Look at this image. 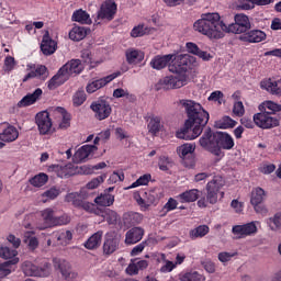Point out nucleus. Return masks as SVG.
Wrapping results in <instances>:
<instances>
[{
  "instance_id": "nucleus-1",
  "label": "nucleus",
  "mask_w": 281,
  "mask_h": 281,
  "mask_svg": "<svg viewBox=\"0 0 281 281\" xmlns=\"http://www.w3.org/2000/svg\"><path fill=\"white\" fill-rule=\"evenodd\" d=\"M234 21L227 25L221 20V14L216 12L204 13L201 19L193 23V30L213 41L223 38L225 34H245L251 30V21L245 13L235 14Z\"/></svg>"
},
{
  "instance_id": "nucleus-2",
  "label": "nucleus",
  "mask_w": 281,
  "mask_h": 281,
  "mask_svg": "<svg viewBox=\"0 0 281 281\" xmlns=\"http://www.w3.org/2000/svg\"><path fill=\"white\" fill-rule=\"evenodd\" d=\"M179 104L184 110V113H187V120L183 127L176 133V136L178 139H196L203 133L205 126H207L210 113L201 103L191 99H181Z\"/></svg>"
},
{
  "instance_id": "nucleus-3",
  "label": "nucleus",
  "mask_w": 281,
  "mask_h": 281,
  "mask_svg": "<svg viewBox=\"0 0 281 281\" xmlns=\"http://www.w3.org/2000/svg\"><path fill=\"white\" fill-rule=\"evenodd\" d=\"M201 148L211 153L217 159H223L225 157V151L220 150L217 147V132H212V128L207 127L203 135L199 139Z\"/></svg>"
},
{
  "instance_id": "nucleus-4",
  "label": "nucleus",
  "mask_w": 281,
  "mask_h": 281,
  "mask_svg": "<svg viewBox=\"0 0 281 281\" xmlns=\"http://www.w3.org/2000/svg\"><path fill=\"white\" fill-rule=\"evenodd\" d=\"M49 172H56L57 177L60 179H67L68 177H74L75 175H89L87 171V166L79 167L76 164L67 165H52L48 167Z\"/></svg>"
},
{
  "instance_id": "nucleus-5",
  "label": "nucleus",
  "mask_w": 281,
  "mask_h": 281,
  "mask_svg": "<svg viewBox=\"0 0 281 281\" xmlns=\"http://www.w3.org/2000/svg\"><path fill=\"white\" fill-rule=\"evenodd\" d=\"M188 85V76L186 74H179L172 76H167L158 81L156 85L157 89H181V87H186Z\"/></svg>"
},
{
  "instance_id": "nucleus-6",
  "label": "nucleus",
  "mask_w": 281,
  "mask_h": 281,
  "mask_svg": "<svg viewBox=\"0 0 281 281\" xmlns=\"http://www.w3.org/2000/svg\"><path fill=\"white\" fill-rule=\"evenodd\" d=\"M22 271L29 277L47 278V276L52 273V266H49L47 262L36 266L32 263V261H25L22 265Z\"/></svg>"
},
{
  "instance_id": "nucleus-7",
  "label": "nucleus",
  "mask_w": 281,
  "mask_h": 281,
  "mask_svg": "<svg viewBox=\"0 0 281 281\" xmlns=\"http://www.w3.org/2000/svg\"><path fill=\"white\" fill-rule=\"evenodd\" d=\"M27 74L22 79V82H27V80H32V78H37L38 80H47L49 78V72L47 71V67L45 65H35L27 64L26 65Z\"/></svg>"
},
{
  "instance_id": "nucleus-8",
  "label": "nucleus",
  "mask_w": 281,
  "mask_h": 281,
  "mask_svg": "<svg viewBox=\"0 0 281 281\" xmlns=\"http://www.w3.org/2000/svg\"><path fill=\"white\" fill-rule=\"evenodd\" d=\"M257 225H260V222L255 221L243 225H236L233 226L232 232L236 238H247V236H255V234H258Z\"/></svg>"
},
{
  "instance_id": "nucleus-9",
  "label": "nucleus",
  "mask_w": 281,
  "mask_h": 281,
  "mask_svg": "<svg viewBox=\"0 0 281 281\" xmlns=\"http://www.w3.org/2000/svg\"><path fill=\"white\" fill-rule=\"evenodd\" d=\"M173 65L170 67V71L175 74H184L192 64V57L189 54L173 55Z\"/></svg>"
},
{
  "instance_id": "nucleus-10",
  "label": "nucleus",
  "mask_w": 281,
  "mask_h": 281,
  "mask_svg": "<svg viewBox=\"0 0 281 281\" xmlns=\"http://www.w3.org/2000/svg\"><path fill=\"white\" fill-rule=\"evenodd\" d=\"M252 120L258 128H273L280 124L278 119L271 116L267 112H259L252 116Z\"/></svg>"
},
{
  "instance_id": "nucleus-11",
  "label": "nucleus",
  "mask_w": 281,
  "mask_h": 281,
  "mask_svg": "<svg viewBox=\"0 0 281 281\" xmlns=\"http://www.w3.org/2000/svg\"><path fill=\"white\" fill-rule=\"evenodd\" d=\"M90 109L94 113V117L97 120H106L112 113L111 104L106 100H98L93 103H91Z\"/></svg>"
},
{
  "instance_id": "nucleus-12",
  "label": "nucleus",
  "mask_w": 281,
  "mask_h": 281,
  "mask_svg": "<svg viewBox=\"0 0 281 281\" xmlns=\"http://www.w3.org/2000/svg\"><path fill=\"white\" fill-rule=\"evenodd\" d=\"M35 122L37 124V128L41 135H49L53 126L52 117H49V112L42 111L37 113L35 116Z\"/></svg>"
},
{
  "instance_id": "nucleus-13",
  "label": "nucleus",
  "mask_w": 281,
  "mask_h": 281,
  "mask_svg": "<svg viewBox=\"0 0 281 281\" xmlns=\"http://www.w3.org/2000/svg\"><path fill=\"white\" fill-rule=\"evenodd\" d=\"M115 12H117V4H115L113 0H108L101 5L97 19H101L102 21H113Z\"/></svg>"
},
{
  "instance_id": "nucleus-14",
  "label": "nucleus",
  "mask_w": 281,
  "mask_h": 281,
  "mask_svg": "<svg viewBox=\"0 0 281 281\" xmlns=\"http://www.w3.org/2000/svg\"><path fill=\"white\" fill-rule=\"evenodd\" d=\"M54 267L58 269L67 281H75L78 273L71 270V265L65 259H54Z\"/></svg>"
},
{
  "instance_id": "nucleus-15",
  "label": "nucleus",
  "mask_w": 281,
  "mask_h": 281,
  "mask_svg": "<svg viewBox=\"0 0 281 281\" xmlns=\"http://www.w3.org/2000/svg\"><path fill=\"white\" fill-rule=\"evenodd\" d=\"M19 139V130L10 123L0 124V142H16Z\"/></svg>"
},
{
  "instance_id": "nucleus-16",
  "label": "nucleus",
  "mask_w": 281,
  "mask_h": 281,
  "mask_svg": "<svg viewBox=\"0 0 281 281\" xmlns=\"http://www.w3.org/2000/svg\"><path fill=\"white\" fill-rule=\"evenodd\" d=\"M98 150V146L95 145H83L81 146L72 156L75 164H82L93 155Z\"/></svg>"
},
{
  "instance_id": "nucleus-17",
  "label": "nucleus",
  "mask_w": 281,
  "mask_h": 281,
  "mask_svg": "<svg viewBox=\"0 0 281 281\" xmlns=\"http://www.w3.org/2000/svg\"><path fill=\"white\" fill-rule=\"evenodd\" d=\"M117 78V74H112L101 79H97L92 82H89L86 87L87 93H95V91L102 89V87H106L109 82H113Z\"/></svg>"
},
{
  "instance_id": "nucleus-18",
  "label": "nucleus",
  "mask_w": 281,
  "mask_h": 281,
  "mask_svg": "<svg viewBox=\"0 0 281 281\" xmlns=\"http://www.w3.org/2000/svg\"><path fill=\"white\" fill-rule=\"evenodd\" d=\"M41 49L44 56H52L58 49V44L56 41L52 40L49 36V31H46L42 37Z\"/></svg>"
},
{
  "instance_id": "nucleus-19",
  "label": "nucleus",
  "mask_w": 281,
  "mask_h": 281,
  "mask_svg": "<svg viewBox=\"0 0 281 281\" xmlns=\"http://www.w3.org/2000/svg\"><path fill=\"white\" fill-rule=\"evenodd\" d=\"M41 214V218H42V223L37 224V229H48V227H54V222L56 218L54 209H45L43 211L40 212Z\"/></svg>"
},
{
  "instance_id": "nucleus-20",
  "label": "nucleus",
  "mask_w": 281,
  "mask_h": 281,
  "mask_svg": "<svg viewBox=\"0 0 281 281\" xmlns=\"http://www.w3.org/2000/svg\"><path fill=\"white\" fill-rule=\"evenodd\" d=\"M60 70L64 72V76H66V78L69 80V78H71L74 74L78 75L82 72V63L80 61V59H72L65 64L60 68Z\"/></svg>"
},
{
  "instance_id": "nucleus-21",
  "label": "nucleus",
  "mask_w": 281,
  "mask_h": 281,
  "mask_svg": "<svg viewBox=\"0 0 281 281\" xmlns=\"http://www.w3.org/2000/svg\"><path fill=\"white\" fill-rule=\"evenodd\" d=\"M117 247H120V239L115 237V234L108 233L103 243V254L105 256H111V254L117 251Z\"/></svg>"
},
{
  "instance_id": "nucleus-22",
  "label": "nucleus",
  "mask_w": 281,
  "mask_h": 281,
  "mask_svg": "<svg viewBox=\"0 0 281 281\" xmlns=\"http://www.w3.org/2000/svg\"><path fill=\"white\" fill-rule=\"evenodd\" d=\"M175 58V55L168 54V55H157L150 60V67L153 69H157L158 71L160 69H165V67H168L170 65L171 60Z\"/></svg>"
},
{
  "instance_id": "nucleus-23",
  "label": "nucleus",
  "mask_w": 281,
  "mask_h": 281,
  "mask_svg": "<svg viewBox=\"0 0 281 281\" xmlns=\"http://www.w3.org/2000/svg\"><path fill=\"white\" fill-rule=\"evenodd\" d=\"M266 38L267 33L261 30L248 31L240 36V41H245L246 43H262V41H265Z\"/></svg>"
},
{
  "instance_id": "nucleus-24",
  "label": "nucleus",
  "mask_w": 281,
  "mask_h": 281,
  "mask_svg": "<svg viewBox=\"0 0 281 281\" xmlns=\"http://www.w3.org/2000/svg\"><path fill=\"white\" fill-rule=\"evenodd\" d=\"M234 145L232 135L225 132H217V148H220V150H232Z\"/></svg>"
},
{
  "instance_id": "nucleus-25",
  "label": "nucleus",
  "mask_w": 281,
  "mask_h": 281,
  "mask_svg": "<svg viewBox=\"0 0 281 281\" xmlns=\"http://www.w3.org/2000/svg\"><path fill=\"white\" fill-rule=\"evenodd\" d=\"M144 238V231L142 227H133L125 234V245H137Z\"/></svg>"
},
{
  "instance_id": "nucleus-26",
  "label": "nucleus",
  "mask_w": 281,
  "mask_h": 281,
  "mask_svg": "<svg viewBox=\"0 0 281 281\" xmlns=\"http://www.w3.org/2000/svg\"><path fill=\"white\" fill-rule=\"evenodd\" d=\"M52 238L56 245H61L63 247H66V245H69L71 243V238H74V234L70 233V231H57L52 234Z\"/></svg>"
},
{
  "instance_id": "nucleus-27",
  "label": "nucleus",
  "mask_w": 281,
  "mask_h": 281,
  "mask_svg": "<svg viewBox=\"0 0 281 281\" xmlns=\"http://www.w3.org/2000/svg\"><path fill=\"white\" fill-rule=\"evenodd\" d=\"M54 115L58 116L61 122L59 123V128L66 130L71 126V115L67 113V111L64 108H54L53 109Z\"/></svg>"
},
{
  "instance_id": "nucleus-28",
  "label": "nucleus",
  "mask_w": 281,
  "mask_h": 281,
  "mask_svg": "<svg viewBox=\"0 0 281 281\" xmlns=\"http://www.w3.org/2000/svg\"><path fill=\"white\" fill-rule=\"evenodd\" d=\"M41 95H43V89L37 88L33 93H29L25 97H23L19 102L18 106H32L37 100L41 99Z\"/></svg>"
},
{
  "instance_id": "nucleus-29",
  "label": "nucleus",
  "mask_w": 281,
  "mask_h": 281,
  "mask_svg": "<svg viewBox=\"0 0 281 281\" xmlns=\"http://www.w3.org/2000/svg\"><path fill=\"white\" fill-rule=\"evenodd\" d=\"M267 200V191L260 187H256L252 189L250 194V204L251 205H260L265 203Z\"/></svg>"
},
{
  "instance_id": "nucleus-30",
  "label": "nucleus",
  "mask_w": 281,
  "mask_h": 281,
  "mask_svg": "<svg viewBox=\"0 0 281 281\" xmlns=\"http://www.w3.org/2000/svg\"><path fill=\"white\" fill-rule=\"evenodd\" d=\"M125 58L128 65H137L144 60V52L135 48H128L125 52Z\"/></svg>"
},
{
  "instance_id": "nucleus-31",
  "label": "nucleus",
  "mask_w": 281,
  "mask_h": 281,
  "mask_svg": "<svg viewBox=\"0 0 281 281\" xmlns=\"http://www.w3.org/2000/svg\"><path fill=\"white\" fill-rule=\"evenodd\" d=\"M68 80L67 75L59 69L58 72L48 81L47 87L50 91H53L54 89H57V87H60V85H65V82Z\"/></svg>"
},
{
  "instance_id": "nucleus-32",
  "label": "nucleus",
  "mask_w": 281,
  "mask_h": 281,
  "mask_svg": "<svg viewBox=\"0 0 281 281\" xmlns=\"http://www.w3.org/2000/svg\"><path fill=\"white\" fill-rule=\"evenodd\" d=\"M94 203L101 207H111L115 203V196L111 193H101L94 199Z\"/></svg>"
},
{
  "instance_id": "nucleus-33",
  "label": "nucleus",
  "mask_w": 281,
  "mask_h": 281,
  "mask_svg": "<svg viewBox=\"0 0 281 281\" xmlns=\"http://www.w3.org/2000/svg\"><path fill=\"white\" fill-rule=\"evenodd\" d=\"M102 231L94 233L88 240L85 243L86 249H98L102 245Z\"/></svg>"
},
{
  "instance_id": "nucleus-34",
  "label": "nucleus",
  "mask_w": 281,
  "mask_h": 281,
  "mask_svg": "<svg viewBox=\"0 0 281 281\" xmlns=\"http://www.w3.org/2000/svg\"><path fill=\"white\" fill-rule=\"evenodd\" d=\"M180 199L181 203H194L196 199H199V190L196 189H191L188 191H184L178 195Z\"/></svg>"
},
{
  "instance_id": "nucleus-35",
  "label": "nucleus",
  "mask_w": 281,
  "mask_h": 281,
  "mask_svg": "<svg viewBox=\"0 0 281 281\" xmlns=\"http://www.w3.org/2000/svg\"><path fill=\"white\" fill-rule=\"evenodd\" d=\"M72 21L81 23L82 25H89V23H91V18L87 11L79 9L72 13Z\"/></svg>"
},
{
  "instance_id": "nucleus-36",
  "label": "nucleus",
  "mask_w": 281,
  "mask_h": 281,
  "mask_svg": "<svg viewBox=\"0 0 281 281\" xmlns=\"http://www.w3.org/2000/svg\"><path fill=\"white\" fill-rule=\"evenodd\" d=\"M223 178L220 176L213 177L211 181L206 184V192H221V188L224 186Z\"/></svg>"
},
{
  "instance_id": "nucleus-37",
  "label": "nucleus",
  "mask_w": 281,
  "mask_h": 281,
  "mask_svg": "<svg viewBox=\"0 0 281 281\" xmlns=\"http://www.w3.org/2000/svg\"><path fill=\"white\" fill-rule=\"evenodd\" d=\"M19 258H13L12 260L0 263V280L10 276L12 273V266L18 265Z\"/></svg>"
},
{
  "instance_id": "nucleus-38",
  "label": "nucleus",
  "mask_w": 281,
  "mask_h": 281,
  "mask_svg": "<svg viewBox=\"0 0 281 281\" xmlns=\"http://www.w3.org/2000/svg\"><path fill=\"white\" fill-rule=\"evenodd\" d=\"M87 36V30L83 26H74L69 32L70 41H82Z\"/></svg>"
},
{
  "instance_id": "nucleus-39",
  "label": "nucleus",
  "mask_w": 281,
  "mask_h": 281,
  "mask_svg": "<svg viewBox=\"0 0 281 281\" xmlns=\"http://www.w3.org/2000/svg\"><path fill=\"white\" fill-rule=\"evenodd\" d=\"M151 30L153 29L144 24H138L137 26H134L131 31V36L132 38H139L142 36H146V34H150Z\"/></svg>"
},
{
  "instance_id": "nucleus-40",
  "label": "nucleus",
  "mask_w": 281,
  "mask_h": 281,
  "mask_svg": "<svg viewBox=\"0 0 281 281\" xmlns=\"http://www.w3.org/2000/svg\"><path fill=\"white\" fill-rule=\"evenodd\" d=\"M147 128L151 135H157L159 131H161V117L160 116H151Z\"/></svg>"
},
{
  "instance_id": "nucleus-41",
  "label": "nucleus",
  "mask_w": 281,
  "mask_h": 281,
  "mask_svg": "<svg viewBox=\"0 0 281 281\" xmlns=\"http://www.w3.org/2000/svg\"><path fill=\"white\" fill-rule=\"evenodd\" d=\"M259 109H263V111L266 113H268L269 115L273 114V113H280L281 111V104H278L273 101H266L263 102Z\"/></svg>"
},
{
  "instance_id": "nucleus-42",
  "label": "nucleus",
  "mask_w": 281,
  "mask_h": 281,
  "mask_svg": "<svg viewBox=\"0 0 281 281\" xmlns=\"http://www.w3.org/2000/svg\"><path fill=\"white\" fill-rule=\"evenodd\" d=\"M34 234H36L34 231H27L24 233V239L23 241L25 245H27L31 249H36L38 247V238L34 237Z\"/></svg>"
},
{
  "instance_id": "nucleus-43",
  "label": "nucleus",
  "mask_w": 281,
  "mask_h": 281,
  "mask_svg": "<svg viewBox=\"0 0 281 281\" xmlns=\"http://www.w3.org/2000/svg\"><path fill=\"white\" fill-rule=\"evenodd\" d=\"M236 126V121L229 116H223L221 120L215 122V128H234Z\"/></svg>"
},
{
  "instance_id": "nucleus-44",
  "label": "nucleus",
  "mask_w": 281,
  "mask_h": 281,
  "mask_svg": "<svg viewBox=\"0 0 281 281\" xmlns=\"http://www.w3.org/2000/svg\"><path fill=\"white\" fill-rule=\"evenodd\" d=\"M210 234V226L200 225L190 232V238H203V236H207Z\"/></svg>"
},
{
  "instance_id": "nucleus-45",
  "label": "nucleus",
  "mask_w": 281,
  "mask_h": 281,
  "mask_svg": "<svg viewBox=\"0 0 281 281\" xmlns=\"http://www.w3.org/2000/svg\"><path fill=\"white\" fill-rule=\"evenodd\" d=\"M82 194L78 192L68 193L65 198L66 203H71L75 207L82 205Z\"/></svg>"
},
{
  "instance_id": "nucleus-46",
  "label": "nucleus",
  "mask_w": 281,
  "mask_h": 281,
  "mask_svg": "<svg viewBox=\"0 0 281 281\" xmlns=\"http://www.w3.org/2000/svg\"><path fill=\"white\" fill-rule=\"evenodd\" d=\"M18 254L16 249H12L8 246L0 247V258H3L4 260H14V258H18Z\"/></svg>"
},
{
  "instance_id": "nucleus-47",
  "label": "nucleus",
  "mask_w": 281,
  "mask_h": 281,
  "mask_svg": "<svg viewBox=\"0 0 281 281\" xmlns=\"http://www.w3.org/2000/svg\"><path fill=\"white\" fill-rule=\"evenodd\" d=\"M267 224L269 225L272 232H278L281 228V212L274 214L272 217L267 220Z\"/></svg>"
},
{
  "instance_id": "nucleus-48",
  "label": "nucleus",
  "mask_w": 281,
  "mask_h": 281,
  "mask_svg": "<svg viewBox=\"0 0 281 281\" xmlns=\"http://www.w3.org/2000/svg\"><path fill=\"white\" fill-rule=\"evenodd\" d=\"M48 177L45 173H40L35 177H33L30 180L31 186H34V188H43V186H45L48 181Z\"/></svg>"
},
{
  "instance_id": "nucleus-49",
  "label": "nucleus",
  "mask_w": 281,
  "mask_h": 281,
  "mask_svg": "<svg viewBox=\"0 0 281 281\" xmlns=\"http://www.w3.org/2000/svg\"><path fill=\"white\" fill-rule=\"evenodd\" d=\"M87 101V93H85V90L80 89L72 95V104L74 106H82L85 102Z\"/></svg>"
},
{
  "instance_id": "nucleus-50",
  "label": "nucleus",
  "mask_w": 281,
  "mask_h": 281,
  "mask_svg": "<svg viewBox=\"0 0 281 281\" xmlns=\"http://www.w3.org/2000/svg\"><path fill=\"white\" fill-rule=\"evenodd\" d=\"M172 166V159L168 156H160L158 159V168L162 172H168Z\"/></svg>"
},
{
  "instance_id": "nucleus-51",
  "label": "nucleus",
  "mask_w": 281,
  "mask_h": 281,
  "mask_svg": "<svg viewBox=\"0 0 281 281\" xmlns=\"http://www.w3.org/2000/svg\"><path fill=\"white\" fill-rule=\"evenodd\" d=\"M58 194H60V190L56 188H50L44 193H42L41 198L43 203H47V201H54V199H56Z\"/></svg>"
},
{
  "instance_id": "nucleus-52",
  "label": "nucleus",
  "mask_w": 281,
  "mask_h": 281,
  "mask_svg": "<svg viewBox=\"0 0 281 281\" xmlns=\"http://www.w3.org/2000/svg\"><path fill=\"white\" fill-rule=\"evenodd\" d=\"M177 153L181 159H186L187 155H192L194 153V147L192 144H183L177 148Z\"/></svg>"
},
{
  "instance_id": "nucleus-53",
  "label": "nucleus",
  "mask_w": 281,
  "mask_h": 281,
  "mask_svg": "<svg viewBox=\"0 0 281 281\" xmlns=\"http://www.w3.org/2000/svg\"><path fill=\"white\" fill-rule=\"evenodd\" d=\"M104 218L105 221L109 223V225H115V223H117V221H120V215L117 214V212L111 210V209H106L104 211Z\"/></svg>"
},
{
  "instance_id": "nucleus-54",
  "label": "nucleus",
  "mask_w": 281,
  "mask_h": 281,
  "mask_svg": "<svg viewBox=\"0 0 281 281\" xmlns=\"http://www.w3.org/2000/svg\"><path fill=\"white\" fill-rule=\"evenodd\" d=\"M151 176L146 173L140 176L135 182H133L126 190H133V188H139V186H148Z\"/></svg>"
},
{
  "instance_id": "nucleus-55",
  "label": "nucleus",
  "mask_w": 281,
  "mask_h": 281,
  "mask_svg": "<svg viewBox=\"0 0 281 281\" xmlns=\"http://www.w3.org/2000/svg\"><path fill=\"white\" fill-rule=\"evenodd\" d=\"M181 281H203L205 277L199 272H187L180 276Z\"/></svg>"
},
{
  "instance_id": "nucleus-56",
  "label": "nucleus",
  "mask_w": 281,
  "mask_h": 281,
  "mask_svg": "<svg viewBox=\"0 0 281 281\" xmlns=\"http://www.w3.org/2000/svg\"><path fill=\"white\" fill-rule=\"evenodd\" d=\"M104 179H106V175L99 176L92 180H90L87 184L86 188L88 190H95V188H99L101 183H104Z\"/></svg>"
},
{
  "instance_id": "nucleus-57",
  "label": "nucleus",
  "mask_w": 281,
  "mask_h": 281,
  "mask_svg": "<svg viewBox=\"0 0 281 281\" xmlns=\"http://www.w3.org/2000/svg\"><path fill=\"white\" fill-rule=\"evenodd\" d=\"M233 113L236 117H243L245 115V105L241 101H237L234 103Z\"/></svg>"
},
{
  "instance_id": "nucleus-58",
  "label": "nucleus",
  "mask_w": 281,
  "mask_h": 281,
  "mask_svg": "<svg viewBox=\"0 0 281 281\" xmlns=\"http://www.w3.org/2000/svg\"><path fill=\"white\" fill-rule=\"evenodd\" d=\"M69 223H71V217L67 214L55 216L54 227H58L60 225H69Z\"/></svg>"
},
{
  "instance_id": "nucleus-59",
  "label": "nucleus",
  "mask_w": 281,
  "mask_h": 281,
  "mask_svg": "<svg viewBox=\"0 0 281 281\" xmlns=\"http://www.w3.org/2000/svg\"><path fill=\"white\" fill-rule=\"evenodd\" d=\"M177 205H179L177 203V200L170 198L162 207V212H164L162 216H165V214H168V212H172V210H177Z\"/></svg>"
},
{
  "instance_id": "nucleus-60",
  "label": "nucleus",
  "mask_w": 281,
  "mask_h": 281,
  "mask_svg": "<svg viewBox=\"0 0 281 281\" xmlns=\"http://www.w3.org/2000/svg\"><path fill=\"white\" fill-rule=\"evenodd\" d=\"M79 207H82V210L89 212V214H98V206L91 202L82 201Z\"/></svg>"
},
{
  "instance_id": "nucleus-61",
  "label": "nucleus",
  "mask_w": 281,
  "mask_h": 281,
  "mask_svg": "<svg viewBox=\"0 0 281 281\" xmlns=\"http://www.w3.org/2000/svg\"><path fill=\"white\" fill-rule=\"evenodd\" d=\"M237 255H238L237 252L223 251L217 255V258L220 262H223V265H225V262H229V260H232L234 256H237Z\"/></svg>"
},
{
  "instance_id": "nucleus-62",
  "label": "nucleus",
  "mask_w": 281,
  "mask_h": 281,
  "mask_svg": "<svg viewBox=\"0 0 281 281\" xmlns=\"http://www.w3.org/2000/svg\"><path fill=\"white\" fill-rule=\"evenodd\" d=\"M14 67H16V61L14 60V57L8 56L4 59V71H13Z\"/></svg>"
},
{
  "instance_id": "nucleus-63",
  "label": "nucleus",
  "mask_w": 281,
  "mask_h": 281,
  "mask_svg": "<svg viewBox=\"0 0 281 281\" xmlns=\"http://www.w3.org/2000/svg\"><path fill=\"white\" fill-rule=\"evenodd\" d=\"M148 246V241L144 240L140 244L136 245L132 250H131V256H139L144 249Z\"/></svg>"
},
{
  "instance_id": "nucleus-64",
  "label": "nucleus",
  "mask_w": 281,
  "mask_h": 281,
  "mask_svg": "<svg viewBox=\"0 0 281 281\" xmlns=\"http://www.w3.org/2000/svg\"><path fill=\"white\" fill-rule=\"evenodd\" d=\"M109 183H117V181H124V172L120 171H114L110 178H109Z\"/></svg>"
}]
</instances>
